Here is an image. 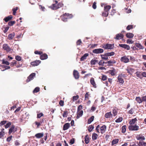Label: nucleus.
Masks as SVG:
<instances>
[{"label":"nucleus","instance_id":"1","mask_svg":"<svg viewBox=\"0 0 146 146\" xmlns=\"http://www.w3.org/2000/svg\"><path fill=\"white\" fill-rule=\"evenodd\" d=\"M72 17V14H70L68 13H65L63 14L61 16V17L62 21L64 22H66L67 21L68 19L71 18Z\"/></svg>","mask_w":146,"mask_h":146},{"label":"nucleus","instance_id":"2","mask_svg":"<svg viewBox=\"0 0 146 146\" xmlns=\"http://www.w3.org/2000/svg\"><path fill=\"white\" fill-rule=\"evenodd\" d=\"M111 6L109 5L105 6L104 11L102 13V15L105 17H107L109 14L108 11L111 9Z\"/></svg>","mask_w":146,"mask_h":146},{"label":"nucleus","instance_id":"3","mask_svg":"<svg viewBox=\"0 0 146 146\" xmlns=\"http://www.w3.org/2000/svg\"><path fill=\"white\" fill-rule=\"evenodd\" d=\"M102 47L106 49H111L114 47V44H103L102 45Z\"/></svg>","mask_w":146,"mask_h":146},{"label":"nucleus","instance_id":"4","mask_svg":"<svg viewBox=\"0 0 146 146\" xmlns=\"http://www.w3.org/2000/svg\"><path fill=\"white\" fill-rule=\"evenodd\" d=\"M129 55L127 56L125 55L121 57L120 60L121 62L124 63H126L129 62L130 61L129 58Z\"/></svg>","mask_w":146,"mask_h":146},{"label":"nucleus","instance_id":"5","mask_svg":"<svg viewBox=\"0 0 146 146\" xmlns=\"http://www.w3.org/2000/svg\"><path fill=\"white\" fill-rule=\"evenodd\" d=\"M128 128L130 131H137L139 129V127L136 125H130L129 126Z\"/></svg>","mask_w":146,"mask_h":146},{"label":"nucleus","instance_id":"6","mask_svg":"<svg viewBox=\"0 0 146 146\" xmlns=\"http://www.w3.org/2000/svg\"><path fill=\"white\" fill-rule=\"evenodd\" d=\"M35 76L36 74L35 73H31L28 77L27 78L26 81L27 82H28L33 80V79L35 77Z\"/></svg>","mask_w":146,"mask_h":146},{"label":"nucleus","instance_id":"7","mask_svg":"<svg viewBox=\"0 0 146 146\" xmlns=\"http://www.w3.org/2000/svg\"><path fill=\"white\" fill-rule=\"evenodd\" d=\"M124 35L121 33H119L117 34L116 35L115 37L114 38L116 40H119L123 38Z\"/></svg>","mask_w":146,"mask_h":146},{"label":"nucleus","instance_id":"8","mask_svg":"<svg viewBox=\"0 0 146 146\" xmlns=\"http://www.w3.org/2000/svg\"><path fill=\"white\" fill-rule=\"evenodd\" d=\"M3 48L7 52H9L11 50V48L7 44H4L3 45Z\"/></svg>","mask_w":146,"mask_h":146},{"label":"nucleus","instance_id":"9","mask_svg":"<svg viewBox=\"0 0 146 146\" xmlns=\"http://www.w3.org/2000/svg\"><path fill=\"white\" fill-rule=\"evenodd\" d=\"M15 126L14 125H12L9 129V134L10 135L12 133H15L17 131V129H15Z\"/></svg>","mask_w":146,"mask_h":146},{"label":"nucleus","instance_id":"10","mask_svg":"<svg viewBox=\"0 0 146 146\" xmlns=\"http://www.w3.org/2000/svg\"><path fill=\"white\" fill-rule=\"evenodd\" d=\"M73 75L74 78L76 79H78L80 77V75L79 72L78 71L74 70L73 71Z\"/></svg>","mask_w":146,"mask_h":146},{"label":"nucleus","instance_id":"11","mask_svg":"<svg viewBox=\"0 0 146 146\" xmlns=\"http://www.w3.org/2000/svg\"><path fill=\"white\" fill-rule=\"evenodd\" d=\"M92 52L95 54H99L101 53L104 52V50L102 48L96 49L94 50Z\"/></svg>","mask_w":146,"mask_h":146},{"label":"nucleus","instance_id":"12","mask_svg":"<svg viewBox=\"0 0 146 146\" xmlns=\"http://www.w3.org/2000/svg\"><path fill=\"white\" fill-rule=\"evenodd\" d=\"M135 70L134 69L128 67H127V68L126 69V70L127 71V73L131 75H132V74L134 72Z\"/></svg>","mask_w":146,"mask_h":146},{"label":"nucleus","instance_id":"13","mask_svg":"<svg viewBox=\"0 0 146 146\" xmlns=\"http://www.w3.org/2000/svg\"><path fill=\"white\" fill-rule=\"evenodd\" d=\"M119 46L121 47L127 49V50H129L130 49L129 46L126 44H119Z\"/></svg>","mask_w":146,"mask_h":146},{"label":"nucleus","instance_id":"14","mask_svg":"<svg viewBox=\"0 0 146 146\" xmlns=\"http://www.w3.org/2000/svg\"><path fill=\"white\" fill-rule=\"evenodd\" d=\"M107 127L106 125H104L100 127V132L102 134L104 133Z\"/></svg>","mask_w":146,"mask_h":146},{"label":"nucleus","instance_id":"15","mask_svg":"<svg viewBox=\"0 0 146 146\" xmlns=\"http://www.w3.org/2000/svg\"><path fill=\"white\" fill-rule=\"evenodd\" d=\"M13 17L12 16L10 15L4 18L3 19V20L6 22H7L8 21L11 20L13 18Z\"/></svg>","mask_w":146,"mask_h":146},{"label":"nucleus","instance_id":"16","mask_svg":"<svg viewBox=\"0 0 146 146\" xmlns=\"http://www.w3.org/2000/svg\"><path fill=\"white\" fill-rule=\"evenodd\" d=\"M119 141L118 139H113L111 142V145L112 146H114L115 145L117 144Z\"/></svg>","mask_w":146,"mask_h":146},{"label":"nucleus","instance_id":"17","mask_svg":"<svg viewBox=\"0 0 146 146\" xmlns=\"http://www.w3.org/2000/svg\"><path fill=\"white\" fill-rule=\"evenodd\" d=\"M70 127V123H66L63 125V130L65 131L68 129Z\"/></svg>","mask_w":146,"mask_h":146},{"label":"nucleus","instance_id":"18","mask_svg":"<svg viewBox=\"0 0 146 146\" xmlns=\"http://www.w3.org/2000/svg\"><path fill=\"white\" fill-rule=\"evenodd\" d=\"M90 82L91 84L95 88H96V84L93 78H91L90 80Z\"/></svg>","mask_w":146,"mask_h":146},{"label":"nucleus","instance_id":"19","mask_svg":"<svg viewBox=\"0 0 146 146\" xmlns=\"http://www.w3.org/2000/svg\"><path fill=\"white\" fill-rule=\"evenodd\" d=\"M40 58L42 60H45L47 58L48 55L44 53L40 56Z\"/></svg>","mask_w":146,"mask_h":146},{"label":"nucleus","instance_id":"20","mask_svg":"<svg viewBox=\"0 0 146 146\" xmlns=\"http://www.w3.org/2000/svg\"><path fill=\"white\" fill-rule=\"evenodd\" d=\"M136 138L138 140H144L145 139L144 136H142V135L141 134L138 135L137 136Z\"/></svg>","mask_w":146,"mask_h":146},{"label":"nucleus","instance_id":"21","mask_svg":"<svg viewBox=\"0 0 146 146\" xmlns=\"http://www.w3.org/2000/svg\"><path fill=\"white\" fill-rule=\"evenodd\" d=\"M55 3L54 4H52L51 6V8L53 9H58L57 8H56V7H57V3H58V1H55Z\"/></svg>","mask_w":146,"mask_h":146},{"label":"nucleus","instance_id":"22","mask_svg":"<svg viewBox=\"0 0 146 146\" xmlns=\"http://www.w3.org/2000/svg\"><path fill=\"white\" fill-rule=\"evenodd\" d=\"M83 110H81L77 112L76 118L77 119H79L80 117H81L83 114Z\"/></svg>","mask_w":146,"mask_h":146},{"label":"nucleus","instance_id":"23","mask_svg":"<svg viewBox=\"0 0 146 146\" xmlns=\"http://www.w3.org/2000/svg\"><path fill=\"white\" fill-rule=\"evenodd\" d=\"M108 73L112 76H115L116 74L115 70L113 68V70H109Z\"/></svg>","mask_w":146,"mask_h":146},{"label":"nucleus","instance_id":"24","mask_svg":"<svg viewBox=\"0 0 146 146\" xmlns=\"http://www.w3.org/2000/svg\"><path fill=\"white\" fill-rule=\"evenodd\" d=\"M112 114L111 112H108L105 115V117L106 118H110L112 117Z\"/></svg>","mask_w":146,"mask_h":146},{"label":"nucleus","instance_id":"25","mask_svg":"<svg viewBox=\"0 0 146 146\" xmlns=\"http://www.w3.org/2000/svg\"><path fill=\"white\" fill-rule=\"evenodd\" d=\"M117 81L119 83L123 84L124 82V80L123 78H121L120 76H118L117 77Z\"/></svg>","mask_w":146,"mask_h":146},{"label":"nucleus","instance_id":"26","mask_svg":"<svg viewBox=\"0 0 146 146\" xmlns=\"http://www.w3.org/2000/svg\"><path fill=\"white\" fill-rule=\"evenodd\" d=\"M126 36L127 38H132L134 36V35L131 33H128L126 34Z\"/></svg>","mask_w":146,"mask_h":146},{"label":"nucleus","instance_id":"27","mask_svg":"<svg viewBox=\"0 0 146 146\" xmlns=\"http://www.w3.org/2000/svg\"><path fill=\"white\" fill-rule=\"evenodd\" d=\"M135 45L139 49H143L144 48V47L140 44L136 43H135Z\"/></svg>","mask_w":146,"mask_h":146},{"label":"nucleus","instance_id":"28","mask_svg":"<svg viewBox=\"0 0 146 146\" xmlns=\"http://www.w3.org/2000/svg\"><path fill=\"white\" fill-rule=\"evenodd\" d=\"M88 55L89 54L88 53L85 54L84 55L81 57L80 59V60L81 61L84 60L88 56Z\"/></svg>","mask_w":146,"mask_h":146},{"label":"nucleus","instance_id":"29","mask_svg":"<svg viewBox=\"0 0 146 146\" xmlns=\"http://www.w3.org/2000/svg\"><path fill=\"white\" fill-rule=\"evenodd\" d=\"M84 141H85V143L86 144H88L89 143L90 141V139L89 138L88 135H86L85 136Z\"/></svg>","mask_w":146,"mask_h":146},{"label":"nucleus","instance_id":"30","mask_svg":"<svg viewBox=\"0 0 146 146\" xmlns=\"http://www.w3.org/2000/svg\"><path fill=\"white\" fill-rule=\"evenodd\" d=\"M137 121V119L136 118H135L134 119H132L131 120H130L129 123L130 124V125H132L134 124L135 122Z\"/></svg>","mask_w":146,"mask_h":146},{"label":"nucleus","instance_id":"31","mask_svg":"<svg viewBox=\"0 0 146 146\" xmlns=\"http://www.w3.org/2000/svg\"><path fill=\"white\" fill-rule=\"evenodd\" d=\"M15 36V34L14 33L10 34L8 35V38L10 40H12L14 37Z\"/></svg>","mask_w":146,"mask_h":146},{"label":"nucleus","instance_id":"32","mask_svg":"<svg viewBox=\"0 0 146 146\" xmlns=\"http://www.w3.org/2000/svg\"><path fill=\"white\" fill-rule=\"evenodd\" d=\"M135 74L139 78H142L141 72H139V71H137L135 73Z\"/></svg>","mask_w":146,"mask_h":146},{"label":"nucleus","instance_id":"33","mask_svg":"<svg viewBox=\"0 0 146 146\" xmlns=\"http://www.w3.org/2000/svg\"><path fill=\"white\" fill-rule=\"evenodd\" d=\"M98 135L96 133H94L92 135V139L93 140H95L97 139Z\"/></svg>","mask_w":146,"mask_h":146},{"label":"nucleus","instance_id":"34","mask_svg":"<svg viewBox=\"0 0 146 146\" xmlns=\"http://www.w3.org/2000/svg\"><path fill=\"white\" fill-rule=\"evenodd\" d=\"M98 61L94 59H92L90 61L91 64L92 65H94L96 63H98Z\"/></svg>","mask_w":146,"mask_h":146},{"label":"nucleus","instance_id":"35","mask_svg":"<svg viewBox=\"0 0 146 146\" xmlns=\"http://www.w3.org/2000/svg\"><path fill=\"white\" fill-rule=\"evenodd\" d=\"M94 116H91L90 118H89L88 121V123L90 124V123L94 120Z\"/></svg>","mask_w":146,"mask_h":146},{"label":"nucleus","instance_id":"36","mask_svg":"<svg viewBox=\"0 0 146 146\" xmlns=\"http://www.w3.org/2000/svg\"><path fill=\"white\" fill-rule=\"evenodd\" d=\"M135 100L139 104L142 102V99H141L140 97H136L135 98Z\"/></svg>","mask_w":146,"mask_h":146},{"label":"nucleus","instance_id":"37","mask_svg":"<svg viewBox=\"0 0 146 146\" xmlns=\"http://www.w3.org/2000/svg\"><path fill=\"white\" fill-rule=\"evenodd\" d=\"M102 59L103 60H108V56L106 55V53H105L104 54L102 55H101Z\"/></svg>","mask_w":146,"mask_h":146},{"label":"nucleus","instance_id":"38","mask_svg":"<svg viewBox=\"0 0 146 146\" xmlns=\"http://www.w3.org/2000/svg\"><path fill=\"white\" fill-rule=\"evenodd\" d=\"M115 54V52H107L106 53V55L108 56H113Z\"/></svg>","mask_w":146,"mask_h":146},{"label":"nucleus","instance_id":"39","mask_svg":"<svg viewBox=\"0 0 146 146\" xmlns=\"http://www.w3.org/2000/svg\"><path fill=\"white\" fill-rule=\"evenodd\" d=\"M89 92H87L86 93L85 95V100H88L89 99V97L90 95L89 94Z\"/></svg>","mask_w":146,"mask_h":146},{"label":"nucleus","instance_id":"40","mask_svg":"<svg viewBox=\"0 0 146 146\" xmlns=\"http://www.w3.org/2000/svg\"><path fill=\"white\" fill-rule=\"evenodd\" d=\"M79 98V96L78 95H77L76 96H74L72 97V100L73 102L77 100Z\"/></svg>","mask_w":146,"mask_h":146},{"label":"nucleus","instance_id":"41","mask_svg":"<svg viewBox=\"0 0 146 146\" xmlns=\"http://www.w3.org/2000/svg\"><path fill=\"white\" fill-rule=\"evenodd\" d=\"M121 129V132L123 133H125L126 131V125H124L123 126Z\"/></svg>","mask_w":146,"mask_h":146},{"label":"nucleus","instance_id":"42","mask_svg":"<svg viewBox=\"0 0 146 146\" xmlns=\"http://www.w3.org/2000/svg\"><path fill=\"white\" fill-rule=\"evenodd\" d=\"M43 133H37V138H40L42 137L43 136Z\"/></svg>","mask_w":146,"mask_h":146},{"label":"nucleus","instance_id":"43","mask_svg":"<svg viewBox=\"0 0 146 146\" xmlns=\"http://www.w3.org/2000/svg\"><path fill=\"white\" fill-rule=\"evenodd\" d=\"M15 23L16 22L15 21H11L9 22L8 23V25L9 26H12L14 24H15Z\"/></svg>","mask_w":146,"mask_h":146},{"label":"nucleus","instance_id":"44","mask_svg":"<svg viewBox=\"0 0 146 146\" xmlns=\"http://www.w3.org/2000/svg\"><path fill=\"white\" fill-rule=\"evenodd\" d=\"M18 9V8L17 7H16L13 9L12 11H13V15H15L16 11Z\"/></svg>","mask_w":146,"mask_h":146},{"label":"nucleus","instance_id":"45","mask_svg":"<svg viewBox=\"0 0 146 146\" xmlns=\"http://www.w3.org/2000/svg\"><path fill=\"white\" fill-rule=\"evenodd\" d=\"M94 128V126L92 125H91L89 126L88 129L89 132H91L92 131Z\"/></svg>","mask_w":146,"mask_h":146},{"label":"nucleus","instance_id":"46","mask_svg":"<svg viewBox=\"0 0 146 146\" xmlns=\"http://www.w3.org/2000/svg\"><path fill=\"white\" fill-rule=\"evenodd\" d=\"M116 63V61L114 60H110L107 61L106 62V64H115Z\"/></svg>","mask_w":146,"mask_h":146},{"label":"nucleus","instance_id":"47","mask_svg":"<svg viewBox=\"0 0 146 146\" xmlns=\"http://www.w3.org/2000/svg\"><path fill=\"white\" fill-rule=\"evenodd\" d=\"M63 5V4L61 3H57V7H56V8L58 9L62 7Z\"/></svg>","mask_w":146,"mask_h":146},{"label":"nucleus","instance_id":"48","mask_svg":"<svg viewBox=\"0 0 146 146\" xmlns=\"http://www.w3.org/2000/svg\"><path fill=\"white\" fill-rule=\"evenodd\" d=\"M123 120V118L121 117H120L117 119L115 121V122L119 123L121 122Z\"/></svg>","mask_w":146,"mask_h":146},{"label":"nucleus","instance_id":"49","mask_svg":"<svg viewBox=\"0 0 146 146\" xmlns=\"http://www.w3.org/2000/svg\"><path fill=\"white\" fill-rule=\"evenodd\" d=\"M129 57L130 58V61L131 62H134L135 61V58L131 56H129Z\"/></svg>","mask_w":146,"mask_h":146},{"label":"nucleus","instance_id":"50","mask_svg":"<svg viewBox=\"0 0 146 146\" xmlns=\"http://www.w3.org/2000/svg\"><path fill=\"white\" fill-rule=\"evenodd\" d=\"M68 114V112L67 111H64L62 115V116L64 117H67Z\"/></svg>","mask_w":146,"mask_h":146},{"label":"nucleus","instance_id":"51","mask_svg":"<svg viewBox=\"0 0 146 146\" xmlns=\"http://www.w3.org/2000/svg\"><path fill=\"white\" fill-rule=\"evenodd\" d=\"M11 123L10 122H8L5 125V128L6 129L8 128L9 126L11 125Z\"/></svg>","mask_w":146,"mask_h":146},{"label":"nucleus","instance_id":"52","mask_svg":"<svg viewBox=\"0 0 146 146\" xmlns=\"http://www.w3.org/2000/svg\"><path fill=\"white\" fill-rule=\"evenodd\" d=\"M133 28V26L132 25H128L126 29L128 30H129L131 29H132Z\"/></svg>","mask_w":146,"mask_h":146},{"label":"nucleus","instance_id":"53","mask_svg":"<svg viewBox=\"0 0 146 146\" xmlns=\"http://www.w3.org/2000/svg\"><path fill=\"white\" fill-rule=\"evenodd\" d=\"M39 7L40 9L42 11H44L45 10V8L44 7L42 6V5H39Z\"/></svg>","mask_w":146,"mask_h":146},{"label":"nucleus","instance_id":"54","mask_svg":"<svg viewBox=\"0 0 146 146\" xmlns=\"http://www.w3.org/2000/svg\"><path fill=\"white\" fill-rule=\"evenodd\" d=\"M100 128V125H98L96 127V132L98 133H100L99 132Z\"/></svg>","mask_w":146,"mask_h":146},{"label":"nucleus","instance_id":"55","mask_svg":"<svg viewBox=\"0 0 146 146\" xmlns=\"http://www.w3.org/2000/svg\"><path fill=\"white\" fill-rule=\"evenodd\" d=\"M107 77L106 75H102V76L101 79L103 81L107 79Z\"/></svg>","mask_w":146,"mask_h":146},{"label":"nucleus","instance_id":"56","mask_svg":"<svg viewBox=\"0 0 146 146\" xmlns=\"http://www.w3.org/2000/svg\"><path fill=\"white\" fill-rule=\"evenodd\" d=\"M112 113H113L114 116H115L117 115V111L115 109H114L112 111Z\"/></svg>","mask_w":146,"mask_h":146},{"label":"nucleus","instance_id":"57","mask_svg":"<svg viewBox=\"0 0 146 146\" xmlns=\"http://www.w3.org/2000/svg\"><path fill=\"white\" fill-rule=\"evenodd\" d=\"M44 115L42 113H40L39 114H37V118H40L41 117Z\"/></svg>","mask_w":146,"mask_h":146},{"label":"nucleus","instance_id":"58","mask_svg":"<svg viewBox=\"0 0 146 146\" xmlns=\"http://www.w3.org/2000/svg\"><path fill=\"white\" fill-rule=\"evenodd\" d=\"M59 103L61 106L62 107L64 105V101L62 100H60L59 101Z\"/></svg>","mask_w":146,"mask_h":146},{"label":"nucleus","instance_id":"59","mask_svg":"<svg viewBox=\"0 0 146 146\" xmlns=\"http://www.w3.org/2000/svg\"><path fill=\"white\" fill-rule=\"evenodd\" d=\"M82 106L81 105H79L78 107L77 111H79L82 110H81L82 109Z\"/></svg>","mask_w":146,"mask_h":146},{"label":"nucleus","instance_id":"60","mask_svg":"<svg viewBox=\"0 0 146 146\" xmlns=\"http://www.w3.org/2000/svg\"><path fill=\"white\" fill-rule=\"evenodd\" d=\"M15 59L18 61H20L21 60V58L20 56H15Z\"/></svg>","mask_w":146,"mask_h":146},{"label":"nucleus","instance_id":"61","mask_svg":"<svg viewBox=\"0 0 146 146\" xmlns=\"http://www.w3.org/2000/svg\"><path fill=\"white\" fill-rule=\"evenodd\" d=\"M31 65H32L33 66H36V60L31 62Z\"/></svg>","mask_w":146,"mask_h":146},{"label":"nucleus","instance_id":"62","mask_svg":"<svg viewBox=\"0 0 146 146\" xmlns=\"http://www.w3.org/2000/svg\"><path fill=\"white\" fill-rule=\"evenodd\" d=\"M2 64H5L7 65H9V63L7 61H5L4 60H3Z\"/></svg>","mask_w":146,"mask_h":146},{"label":"nucleus","instance_id":"63","mask_svg":"<svg viewBox=\"0 0 146 146\" xmlns=\"http://www.w3.org/2000/svg\"><path fill=\"white\" fill-rule=\"evenodd\" d=\"M134 41L131 39H128L127 40V42L128 44H132L133 43Z\"/></svg>","mask_w":146,"mask_h":146},{"label":"nucleus","instance_id":"64","mask_svg":"<svg viewBox=\"0 0 146 146\" xmlns=\"http://www.w3.org/2000/svg\"><path fill=\"white\" fill-rule=\"evenodd\" d=\"M7 122V121H1L0 123V126H1L4 125Z\"/></svg>","mask_w":146,"mask_h":146}]
</instances>
